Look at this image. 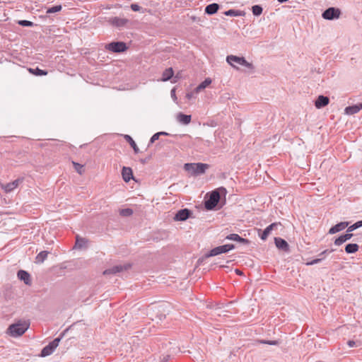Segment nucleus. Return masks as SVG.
<instances>
[{
  "mask_svg": "<svg viewBox=\"0 0 362 362\" xmlns=\"http://www.w3.org/2000/svg\"><path fill=\"white\" fill-rule=\"evenodd\" d=\"M133 214V210L129 208L123 209L119 211V214L122 216H130Z\"/></svg>",
  "mask_w": 362,
  "mask_h": 362,
  "instance_id": "33",
  "label": "nucleus"
},
{
  "mask_svg": "<svg viewBox=\"0 0 362 362\" xmlns=\"http://www.w3.org/2000/svg\"><path fill=\"white\" fill-rule=\"evenodd\" d=\"M341 11L339 8H329L322 13V17L326 20L337 19L340 16Z\"/></svg>",
  "mask_w": 362,
  "mask_h": 362,
  "instance_id": "7",
  "label": "nucleus"
},
{
  "mask_svg": "<svg viewBox=\"0 0 362 362\" xmlns=\"http://www.w3.org/2000/svg\"><path fill=\"white\" fill-rule=\"evenodd\" d=\"M18 23H32V22L30 21H26V20H21V21H18Z\"/></svg>",
  "mask_w": 362,
  "mask_h": 362,
  "instance_id": "48",
  "label": "nucleus"
},
{
  "mask_svg": "<svg viewBox=\"0 0 362 362\" xmlns=\"http://www.w3.org/2000/svg\"><path fill=\"white\" fill-rule=\"evenodd\" d=\"M88 242L87 239L81 238L79 235H76L75 247L78 249L85 248L87 247Z\"/></svg>",
  "mask_w": 362,
  "mask_h": 362,
  "instance_id": "18",
  "label": "nucleus"
},
{
  "mask_svg": "<svg viewBox=\"0 0 362 362\" xmlns=\"http://www.w3.org/2000/svg\"><path fill=\"white\" fill-rule=\"evenodd\" d=\"M358 245L356 243H350L346 245L345 251L346 252L351 254L355 253L358 250Z\"/></svg>",
  "mask_w": 362,
  "mask_h": 362,
  "instance_id": "25",
  "label": "nucleus"
},
{
  "mask_svg": "<svg viewBox=\"0 0 362 362\" xmlns=\"http://www.w3.org/2000/svg\"><path fill=\"white\" fill-rule=\"evenodd\" d=\"M47 255H48V252H47V251L40 252L36 257V259H35L36 263L43 262L46 259Z\"/></svg>",
  "mask_w": 362,
  "mask_h": 362,
  "instance_id": "28",
  "label": "nucleus"
},
{
  "mask_svg": "<svg viewBox=\"0 0 362 362\" xmlns=\"http://www.w3.org/2000/svg\"><path fill=\"white\" fill-rule=\"evenodd\" d=\"M30 327L28 321H19L17 323L11 325L8 327V332L13 337L23 335Z\"/></svg>",
  "mask_w": 362,
  "mask_h": 362,
  "instance_id": "1",
  "label": "nucleus"
},
{
  "mask_svg": "<svg viewBox=\"0 0 362 362\" xmlns=\"http://www.w3.org/2000/svg\"><path fill=\"white\" fill-rule=\"evenodd\" d=\"M176 120L182 124L187 125L191 122L192 117L189 115H185L182 112H179L176 115Z\"/></svg>",
  "mask_w": 362,
  "mask_h": 362,
  "instance_id": "12",
  "label": "nucleus"
},
{
  "mask_svg": "<svg viewBox=\"0 0 362 362\" xmlns=\"http://www.w3.org/2000/svg\"><path fill=\"white\" fill-rule=\"evenodd\" d=\"M252 24H247L244 26L243 30H244L245 34L247 35V34H249V32L250 34L252 33Z\"/></svg>",
  "mask_w": 362,
  "mask_h": 362,
  "instance_id": "37",
  "label": "nucleus"
},
{
  "mask_svg": "<svg viewBox=\"0 0 362 362\" xmlns=\"http://www.w3.org/2000/svg\"><path fill=\"white\" fill-rule=\"evenodd\" d=\"M362 110V103H359L358 104L346 107L344 109V114L347 115H353L358 113L359 111Z\"/></svg>",
  "mask_w": 362,
  "mask_h": 362,
  "instance_id": "10",
  "label": "nucleus"
},
{
  "mask_svg": "<svg viewBox=\"0 0 362 362\" xmlns=\"http://www.w3.org/2000/svg\"><path fill=\"white\" fill-rule=\"evenodd\" d=\"M279 225H280V224L277 223H272L271 225H269L268 227H267L261 235L262 240H266L267 238L268 235H269L270 232L274 228L277 227Z\"/></svg>",
  "mask_w": 362,
  "mask_h": 362,
  "instance_id": "22",
  "label": "nucleus"
},
{
  "mask_svg": "<svg viewBox=\"0 0 362 362\" xmlns=\"http://www.w3.org/2000/svg\"><path fill=\"white\" fill-rule=\"evenodd\" d=\"M158 133L160 134V135H168V134L167 132H160Z\"/></svg>",
  "mask_w": 362,
  "mask_h": 362,
  "instance_id": "49",
  "label": "nucleus"
},
{
  "mask_svg": "<svg viewBox=\"0 0 362 362\" xmlns=\"http://www.w3.org/2000/svg\"><path fill=\"white\" fill-rule=\"evenodd\" d=\"M220 199V194L218 191L215 190L210 194L209 199L205 201V207L209 209H213L218 204Z\"/></svg>",
  "mask_w": 362,
  "mask_h": 362,
  "instance_id": "4",
  "label": "nucleus"
},
{
  "mask_svg": "<svg viewBox=\"0 0 362 362\" xmlns=\"http://www.w3.org/2000/svg\"><path fill=\"white\" fill-rule=\"evenodd\" d=\"M235 273H236L238 275H242V274H243V272H242V271H240V270H239V269H236L235 270Z\"/></svg>",
  "mask_w": 362,
  "mask_h": 362,
  "instance_id": "47",
  "label": "nucleus"
},
{
  "mask_svg": "<svg viewBox=\"0 0 362 362\" xmlns=\"http://www.w3.org/2000/svg\"><path fill=\"white\" fill-rule=\"evenodd\" d=\"M170 95H171V97L173 99V100L176 102L177 101V96H176V94H175V88H173L171 90Z\"/></svg>",
  "mask_w": 362,
  "mask_h": 362,
  "instance_id": "42",
  "label": "nucleus"
},
{
  "mask_svg": "<svg viewBox=\"0 0 362 362\" xmlns=\"http://www.w3.org/2000/svg\"><path fill=\"white\" fill-rule=\"evenodd\" d=\"M126 138L127 140L129 141V143H130V145L132 146V147L134 148V151L136 153H137L139 151V148L136 144V143L134 142V141L132 139V137L129 135H127L126 136Z\"/></svg>",
  "mask_w": 362,
  "mask_h": 362,
  "instance_id": "35",
  "label": "nucleus"
},
{
  "mask_svg": "<svg viewBox=\"0 0 362 362\" xmlns=\"http://www.w3.org/2000/svg\"><path fill=\"white\" fill-rule=\"evenodd\" d=\"M208 168L209 165L201 163H186L184 166L185 170L193 175H198L204 173Z\"/></svg>",
  "mask_w": 362,
  "mask_h": 362,
  "instance_id": "3",
  "label": "nucleus"
},
{
  "mask_svg": "<svg viewBox=\"0 0 362 362\" xmlns=\"http://www.w3.org/2000/svg\"><path fill=\"white\" fill-rule=\"evenodd\" d=\"M105 47L113 52H122L127 49L126 44L122 42H113L109 43Z\"/></svg>",
  "mask_w": 362,
  "mask_h": 362,
  "instance_id": "6",
  "label": "nucleus"
},
{
  "mask_svg": "<svg viewBox=\"0 0 362 362\" xmlns=\"http://www.w3.org/2000/svg\"><path fill=\"white\" fill-rule=\"evenodd\" d=\"M275 245L279 249L287 250L288 245L286 240L281 238H275Z\"/></svg>",
  "mask_w": 362,
  "mask_h": 362,
  "instance_id": "21",
  "label": "nucleus"
},
{
  "mask_svg": "<svg viewBox=\"0 0 362 362\" xmlns=\"http://www.w3.org/2000/svg\"><path fill=\"white\" fill-rule=\"evenodd\" d=\"M226 240H233V241H238L243 244H248L249 240L245 238H241L238 234H230L226 238Z\"/></svg>",
  "mask_w": 362,
  "mask_h": 362,
  "instance_id": "20",
  "label": "nucleus"
},
{
  "mask_svg": "<svg viewBox=\"0 0 362 362\" xmlns=\"http://www.w3.org/2000/svg\"><path fill=\"white\" fill-rule=\"evenodd\" d=\"M178 78H179L178 75H176L175 77H173L172 83H176L177 81Z\"/></svg>",
  "mask_w": 362,
  "mask_h": 362,
  "instance_id": "46",
  "label": "nucleus"
},
{
  "mask_svg": "<svg viewBox=\"0 0 362 362\" xmlns=\"http://www.w3.org/2000/svg\"><path fill=\"white\" fill-rule=\"evenodd\" d=\"M29 71L36 76H45L47 74L46 71L40 69L39 68L30 69Z\"/></svg>",
  "mask_w": 362,
  "mask_h": 362,
  "instance_id": "30",
  "label": "nucleus"
},
{
  "mask_svg": "<svg viewBox=\"0 0 362 362\" xmlns=\"http://www.w3.org/2000/svg\"><path fill=\"white\" fill-rule=\"evenodd\" d=\"M72 164L74 167L75 170L79 174L83 175L85 172L84 167L83 165H81L76 162L73 161Z\"/></svg>",
  "mask_w": 362,
  "mask_h": 362,
  "instance_id": "29",
  "label": "nucleus"
},
{
  "mask_svg": "<svg viewBox=\"0 0 362 362\" xmlns=\"http://www.w3.org/2000/svg\"><path fill=\"white\" fill-rule=\"evenodd\" d=\"M61 339L59 337L54 339L48 345L44 347L41 351V356L45 357L52 354L58 346Z\"/></svg>",
  "mask_w": 362,
  "mask_h": 362,
  "instance_id": "5",
  "label": "nucleus"
},
{
  "mask_svg": "<svg viewBox=\"0 0 362 362\" xmlns=\"http://www.w3.org/2000/svg\"><path fill=\"white\" fill-rule=\"evenodd\" d=\"M212 82V80L210 78H206L205 80L202 82L194 90V93H199V92L204 90L207 88Z\"/></svg>",
  "mask_w": 362,
  "mask_h": 362,
  "instance_id": "17",
  "label": "nucleus"
},
{
  "mask_svg": "<svg viewBox=\"0 0 362 362\" xmlns=\"http://www.w3.org/2000/svg\"><path fill=\"white\" fill-rule=\"evenodd\" d=\"M122 176L124 182H128L133 178L132 170L128 167H123L122 170Z\"/></svg>",
  "mask_w": 362,
  "mask_h": 362,
  "instance_id": "16",
  "label": "nucleus"
},
{
  "mask_svg": "<svg viewBox=\"0 0 362 362\" xmlns=\"http://www.w3.org/2000/svg\"><path fill=\"white\" fill-rule=\"evenodd\" d=\"M323 259V257H318V258H316L313 260H312L311 262H308L307 263V265H313V264H318L319 262H320Z\"/></svg>",
  "mask_w": 362,
  "mask_h": 362,
  "instance_id": "38",
  "label": "nucleus"
},
{
  "mask_svg": "<svg viewBox=\"0 0 362 362\" xmlns=\"http://www.w3.org/2000/svg\"><path fill=\"white\" fill-rule=\"evenodd\" d=\"M333 251H334V250H325L323 252H322L321 253H320L318 256H319V257H323V259H324L325 254L330 253Z\"/></svg>",
  "mask_w": 362,
  "mask_h": 362,
  "instance_id": "40",
  "label": "nucleus"
},
{
  "mask_svg": "<svg viewBox=\"0 0 362 362\" xmlns=\"http://www.w3.org/2000/svg\"><path fill=\"white\" fill-rule=\"evenodd\" d=\"M264 343L270 344V345H276V344H277V341H265Z\"/></svg>",
  "mask_w": 362,
  "mask_h": 362,
  "instance_id": "44",
  "label": "nucleus"
},
{
  "mask_svg": "<svg viewBox=\"0 0 362 362\" xmlns=\"http://www.w3.org/2000/svg\"><path fill=\"white\" fill-rule=\"evenodd\" d=\"M194 92L188 93L186 94V98L188 99H191L193 97V94Z\"/></svg>",
  "mask_w": 362,
  "mask_h": 362,
  "instance_id": "45",
  "label": "nucleus"
},
{
  "mask_svg": "<svg viewBox=\"0 0 362 362\" xmlns=\"http://www.w3.org/2000/svg\"><path fill=\"white\" fill-rule=\"evenodd\" d=\"M219 190H220V191H223V192H226V189H225V188H220V189H219Z\"/></svg>",
  "mask_w": 362,
  "mask_h": 362,
  "instance_id": "51",
  "label": "nucleus"
},
{
  "mask_svg": "<svg viewBox=\"0 0 362 362\" xmlns=\"http://www.w3.org/2000/svg\"><path fill=\"white\" fill-rule=\"evenodd\" d=\"M361 226H362V221H358L356 223H355L354 224L350 226L347 229V232L351 233V232H352L353 230H354Z\"/></svg>",
  "mask_w": 362,
  "mask_h": 362,
  "instance_id": "31",
  "label": "nucleus"
},
{
  "mask_svg": "<svg viewBox=\"0 0 362 362\" xmlns=\"http://www.w3.org/2000/svg\"><path fill=\"white\" fill-rule=\"evenodd\" d=\"M18 278L23 281L26 285L31 284L30 275L24 270L18 271L17 274Z\"/></svg>",
  "mask_w": 362,
  "mask_h": 362,
  "instance_id": "15",
  "label": "nucleus"
},
{
  "mask_svg": "<svg viewBox=\"0 0 362 362\" xmlns=\"http://www.w3.org/2000/svg\"><path fill=\"white\" fill-rule=\"evenodd\" d=\"M329 103V99L328 97L324 95H319L315 102V105L316 108L320 109L327 105Z\"/></svg>",
  "mask_w": 362,
  "mask_h": 362,
  "instance_id": "11",
  "label": "nucleus"
},
{
  "mask_svg": "<svg viewBox=\"0 0 362 362\" xmlns=\"http://www.w3.org/2000/svg\"><path fill=\"white\" fill-rule=\"evenodd\" d=\"M131 8L134 11H139L141 8V7L136 4H132L131 5Z\"/></svg>",
  "mask_w": 362,
  "mask_h": 362,
  "instance_id": "41",
  "label": "nucleus"
},
{
  "mask_svg": "<svg viewBox=\"0 0 362 362\" xmlns=\"http://www.w3.org/2000/svg\"><path fill=\"white\" fill-rule=\"evenodd\" d=\"M191 211L187 209H181L177 211L174 217L176 221H183L187 220L190 216Z\"/></svg>",
  "mask_w": 362,
  "mask_h": 362,
  "instance_id": "9",
  "label": "nucleus"
},
{
  "mask_svg": "<svg viewBox=\"0 0 362 362\" xmlns=\"http://www.w3.org/2000/svg\"><path fill=\"white\" fill-rule=\"evenodd\" d=\"M218 8H219L218 4H215V3L211 4L208 6H206V7L205 8V12L207 14L212 15L217 12Z\"/></svg>",
  "mask_w": 362,
  "mask_h": 362,
  "instance_id": "23",
  "label": "nucleus"
},
{
  "mask_svg": "<svg viewBox=\"0 0 362 362\" xmlns=\"http://www.w3.org/2000/svg\"><path fill=\"white\" fill-rule=\"evenodd\" d=\"M117 27H119L121 24L117 23L115 24Z\"/></svg>",
  "mask_w": 362,
  "mask_h": 362,
  "instance_id": "52",
  "label": "nucleus"
},
{
  "mask_svg": "<svg viewBox=\"0 0 362 362\" xmlns=\"http://www.w3.org/2000/svg\"><path fill=\"white\" fill-rule=\"evenodd\" d=\"M159 136H160V134L158 132V133H156L155 134L153 135V136L151 138V140H150V142L151 143H153L155 142L156 140H158L159 139Z\"/></svg>",
  "mask_w": 362,
  "mask_h": 362,
  "instance_id": "39",
  "label": "nucleus"
},
{
  "mask_svg": "<svg viewBox=\"0 0 362 362\" xmlns=\"http://www.w3.org/2000/svg\"><path fill=\"white\" fill-rule=\"evenodd\" d=\"M349 222L344 221L336 224L329 230V234H334L343 230L349 226Z\"/></svg>",
  "mask_w": 362,
  "mask_h": 362,
  "instance_id": "13",
  "label": "nucleus"
},
{
  "mask_svg": "<svg viewBox=\"0 0 362 362\" xmlns=\"http://www.w3.org/2000/svg\"><path fill=\"white\" fill-rule=\"evenodd\" d=\"M220 254H222L221 248L220 246H218L216 247L213 248L210 250V252L205 255V257L208 258L210 257H214L216 255H218Z\"/></svg>",
  "mask_w": 362,
  "mask_h": 362,
  "instance_id": "27",
  "label": "nucleus"
},
{
  "mask_svg": "<svg viewBox=\"0 0 362 362\" xmlns=\"http://www.w3.org/2000/svg\"><path fill=\"white\" fill-rule=\"evenodd\" d=\"M61 9H62V6L57 5V6H52V7L48 8L47 11V13H55V12H58V11H61Z\"/></svg>",
  "mask_w": 362,
  "mask_h": 362,
  "instance_id": "36",
  "label": "nucleus"
},
{
  "mask_svg": "<svg viewBox=\"0 0 362 362\" xmlns=\"http://www.w3.org/2000/svg\"><path fill=\"white\" fill-rule=\"evenodd\" d=\"M252 11L255 16H259L262 13V8L259 5H255L252 7Z\"/></svg>",
  "mask_w": 362,
  "mask_h": 362,
  "instance_id": "34",
  "label": "nucleus"
},
{
  "mask_svg": "<svg viewBox=\"0 0 362 362\" xmlns=\"http://www.w3.org/2000/svg\"><path fill=\"white\" fill-rule=\"evenodd\" d=\"M173 74H174V72H173V70L172 68H168V69H165L163 73V76H162L161 81H167L170 80V78H172L173 77Z\"/></svg>",
  "mask_w": 362,
  "mask_h": 362,
  "instance_id": "24",
  "label": "nucleus"
},
{
  "mask_svg": "<svg viewBox=\"0 0 362 362\" xmlns=\"http://www.w3.org/2000/svg\"><path fill=\"white\" fill-rule=\"evenodd\" d=\"M128 268H129V266H122V265L114 266L112 268L105 270L103 272V274L108 275V274H111L119 273L124 269H127Z\"/></svg>",
  "mask_w": 362,
  "mask_h": 362,
  "instance_id": "14",
  "label": "nucleus"
},
{
  "mask_svg": "<svg viewBox=\"0 0 362 362\" xmlns=\"http://www.w3.org/2000/svg\"><path fill=\"white\" fill-rule=\"evenodd\" d=\"M226 16H244L245 12L240 10L230 9L224 13Z\"/></svg>",
  "mask_w": 362,
  "mask_h": 362,
  "instance_id": "26",
  "label": "nucleus"
},
{
  "mask_svg": "<svg viewBox=\"0 0 362 362\" xmlns=\"http://www.w3.org/2000/svg\"><path fill=\"white\" fill-rule=\"evenodd\" d=\"M352 236H353L352 233L347 232L346 234L342 235L339 236V238H337L334 241V244L336 245H340L342 243H345L346 241L350 240Z\"/></svg>",
  "mask_w": 362,
  "mask_h": 362,
  "instance_id": "19",
  "label": "nucleus"
},
{
  "mask_svg": "<svg viewBox=\"0 0 362 362\" xmlns=\"http://www.w3.org/2000/svg\"><path fill=\"white\" fill-rule=\"evenodd\" d=\"M23 25H25V26H30V25H32L33 24H28V23H26V24H22Z\"/></svg>",
  "mask_w": 362,
  "mask_h": 362,
  "instance_id": "50",
  "label": "nucleus"
},
{
  "mask_svg": "<svg viewBox=\"0 0 362 362\" xmlns=\"http://www.w3.org/2000/svg\"><path fill=\"white\" fill-rule=\"evenodd\" d=\"M23 178H18L11 182L4 184L1 183V187L4 190L6 193H9L15 189L18 185L23 182Z\"/></svg>",
  "mask_w": 362,
  "mask_h": 362,
  "instance_id": "8",
  "label": "nucleus"
},
{
  "mask_svg": "<svg viewBox=\"0 0 362 362\" xmlns=\"http://www.w3.org/2000/svg\"><path fill=\"white\" fill-rule=\"evenodd\" d=\"M226 62L233 68L238 69L237 65L243 66L248 69L253 70L255 69L254 65L248 62L243 57H238L235 55H228L226 57Z\"/></svg>",
  "mask_w": 362,
  "mask_h": 362,
  "instance_id": "2",
  "label": "nucleus"
},
{
  "mask_svg": "<svg viewBox=\"0 0 362 362\" xmlns=\"http://www.w3.org/2000/svg\"><path fill=\"white\" fill-rule=\"evenodd\" d=\"M348 345L349 347H354L356 346V342L354 341H352V340H349L348 342H347Z\"/></svg>",
  "mask_w": 362,
  "mask_h": 362,
  "instance_id": "43",
  "label": "nucleus"
},
{
  "mask_svg": "<svg viewBox=\"0 0 362 362\" xmlns=\"http://www.w3.org/2000/svg\"><path fill=\"white\" fill-rule=\"evenodd\" d=\"M221 248L222 253L228 252V251L234 249L235 246L233 244H226L220 246Z\"/></svg>",
  "mask_w": 362,
  "mask_h": 362,
  "instance_id": "32",
  "label": "nucleus"
}]
</instances>
